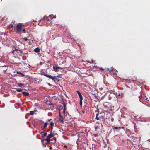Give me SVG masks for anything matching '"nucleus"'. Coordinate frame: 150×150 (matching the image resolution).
Listing matches in <instances>:
<instances>
[{"label": "nucleus", "instance_id": "f8f14e48", "mask_svg": "<svg viewBox=\"0 0 150 150\" xmlns=\"http://www.w3.org/2000/svg\"><path fill=\"white\" fill-rule=\"evenodd\" d=\"M47 122H45L44 124V125L43 126L41 127V128L42 130H43V131H44V129L47 126Z\"/></svg>", "mask_w": 150, "mask_h": 150}, {"label": "nucleus", "instance_id": "6ab92c4d", "mask_svg": "<svg viewBox=\"0 0 150 150\" xmlns=\"http://www.w3.org/2000/svg\"><path fill=\"white\" fill-rule=\"evenodd\" d=\"M130 131L129 129H127L126 130V133L129 136V134H130Z\"/></svg>", "mask_w": 150, "mask_h": 150}, {"label": "nucleus", "instance_id": "c03bdc74", "mask_svg": "<svg viewBox=\"0 0 150 150\" xmlns=\"http://www.w3.org/2000/svg\"><path fill=\"white\" fill-rule=\"evenodd\" d=\"M92 63H93V60H92Z\"/></svg>", "mask_w": 150, "mask_h": 150}, {"label": "nucleus", "instance_id": "9b49d317", "mask_svg": "<svg viewBox=\"0 0 150 150\" xmlns=\"http://www.w3.org/2000/svg\"><path fill=\"white\" fill-rule=\"evenodd\" d=\"M76 92H77L78 95L79 96L80 100L83 99V96L80 92L79 91H77Z\"/></svg>", "mask_w": 150, "mask_h": 150}, {"label": "nucleus", "instance_id": "a878e982", "mask_svg": "<svg viewBox=\"0 0 150 150\" xmlns=\"http://www.w3.org/2000/svg\"><path fill=\"white\" fill-rule=\"evenodd\" d=\"M63 107H64V109H63V112H64L65 110L66 105L65 103H64L63 104Z\"/></svg>", "mask_w": 150, "mask_h": 150}, {"label": "nucleus", "instance_id": "aec40b11", "mask_svg": "<svg viewBox=\"0 0 150 150\" xmlns=\"http://www.w3.org/2000/svg\"><path fill=\"white\" fill-rule=\"evenodd\" d=\"M47 134V133L46 132L44 133L43 134H42V138H44V137H45L46 136Z\"/></svg>", "mask_w": 150, "mask_h": 150}, {"label": "nucleus", "instance_id": "0eeeda50", "mask_svg": "<svg viewBox=\"0 0 150 150\" xmlns=\"http://www.w3.org/2000/svg\"><path fill=\"white\" fill-rule=\"evenodd\" d=\"M48 122H50L49 124L51 126V132L52 131L53 127L54 126V123L53 122L52 120L51 119H48Z\"/></svg>", "mask_w": 150, "mask_h": 150}, {"label": "nucleus", "instance_id": "20e7f679", "mask_svg": "<svg viewBox=\"0 0 150 150\" xmlns=\"http://www.w3.org/2000/svg\"><path fill=\"white\" fill-rule=\"evenodd\" d=\"M107 70H109V73L111 74H114L117 72V70L115 69L112 67L110 69L109 68H107Z\"/></svg>", "mask_w": 150, "mask_h": 150}, {"label": "nucleus", "instance_id": "a19ab883", "mask_svg": "<svg viewBox=\"0 0 150 150\" xmlns=\"http://www.w3.org/2000/svg\"><path fill=\"white\" fill-rule=\"evenodd\" d=\"M40 23H38V25H40V26H41V25H40Z\"/></svg>", "mask_w": 150, "mask_h": 150}, {"label": "nucleus", "instance_id": "4be33fe9", "mask_svg": "<svg viewBox=\"0 0 150 150\" xmlns=\"http://www.w3.org/2000/svg\"><path fill=\"white\" fill-rule=\"evenodd\" d=\"M83 99L80 100L79 104L81 107H82V100Z\"/></svg>", "mask_w": 150, "mask_h": 150}, {"label": "nucleus", "instance_id": "7c9ffc66", "mask_svg": "<svg viewBox=\"0 0 150 150\" xmlns=\"http://www.w3.org/2000/svg\"><path fill=\"white\" fill-rule=\"evenodd\" d=\"M44 132V131H42V132H40V134H41L42 135V134H43V133H44V132Z\"/></svg>", "mask_w": 150, "mask_h": 150}, {"label": "nucleus", "instance_id": "f3484780", "mask_svg": "<svg viewBox=\"0 0 150 150\" xmlns=\"http://www.w3.org/2000/svg\"><path fill=\"white\" fill-rule=\"evenodd\" d=\"M143 100L144 101H145L146 103H147L149 101V100L147 99V98L145 96L144 97Z\"/></svg>", "mask_w": 150, "mask_h": 150}, {"label": "nucleus", "instance_id": "f03ea898", "mask_svg": "<svg viewBox=\"0 0 150 150\" xmlns=\"http://www.w3.org/2000/svg\"><path fill=\"white\" fill-rule=\"evenodd\" d=\"M54 134L52 133V131L51 132H51L50 134H48L47 137L46 138L44 139L43 140H41L42 142L43 143L44 141L45 140L47 141V143H49L50 141V139L54 137Z\"/></svg>", "mask_w": 150, "mask_h": 150}, {"label": "nucleus", "instance_id": "473e14b6", "mask_svg": "<svg viewBox=\"0 0 150 150\" xmlns=\"http://www.w3.org/2000/svg\"><path fill=\"white\" fill-rule=\"evenodd\" d=\"M53 138L54 139V140H55V142H56V138H55V137H54Z\"/></svg>", "mask_w": 150, "mask_h": 150}, {"label": "nucleus", "instance_id": "a18cd8bd", "mask_svg": "<svg viewBox=\"0 0 150 150\" xmlns=\"http://www.w3.org/2000/svg\"><path fill=\"white\" fill-rule=\"evenodd\" d=\"M101 127H102V125L101 124Z\"/></svg>", "mask_w": 150, "mask_h": 150}, {"label": "nucleus", "instance_id": "39448f33", "mask_svg": "<svg viewBox=\"0 0 150 150\" xmlns=\"http://www.w3.org/2000/svg\"><path fill=\"white\" fill-rule=\"evenodd\" d=\"M112 129L114 132H118L121 129H124V127H112Z\"/></svg>", "mask_w": 150, "mask_h": 150}, {"label": "nucleus", "instance_id": "c85d7f7f", "mask_svg": "<svg viewBox=\"0 0 150 150\" xmlns=\"http://www.w3.org/2000/svg\"><path fill=\"white\" fill-rule=\"evenodd\" d=\"M23 30H22V32L23 33H25V29H22Z\"/></svg>", "mask_w": 150, "mask_h": 150}, {"label": "nucleus", "instance_id": "9d476101", "mask_svg": "<svg viewBox=\"0 0 150 150\" xmlns=\"http://www.w3.org/2000/svg\"><path fill=\"white\" fill-rule=\"evenodd\" d=\"M50 19L48 17H47V16H46V15H45L43 18H42V19H41L40 21H41V20H45L47 21H50Z\"/></svg>", "mask_w": 150, "mask_h": 150}, {"label": "nucleus", "instance_id": "72a5a7b5", "mask_svg": "<svg viewBox=\"0 0 150 150\" xmlns=\"http://www.w3.org/2000/svg\"><path fill=\"white\" fill-rule=\"evenodd\" d=\"M100 69L102 70H104L105 69H103L102 68H100Z\"/></svg>", "mask_w": 150, "mask_h": 150}, {"label": "nucleus", "instance_id": "f704fd0d", "mask_svg": "<svg viewBox=\"0 0 150 150\" xmlns=\"http://www.w3.org/2000/svg\"><path fill=\"white\" fill-rule=\"evenodd\" d=\"M52 17H53V18H56L55 16H53Z\"/></svg>", "mask_w": 150, "mask_h": 150}, {"label": "nucleus", "instance_id": "79ce46f5", "mask_svg": "<svg viewBox=\"0 0 150 150\" xmlns=\"http://www.w3.org/2000/svg\"><path fill=\"white\" fill-rule=\"evenodd\" d=\"M60 121H62V122H63V120H60Z\"/></svg>", "mask_w": 150, "mask_h": 150}, {"label": "nucleus", "instance_id": "bb28decb", "mask_svg": "<svg viewBox=\"0 0 150 150\" xmlns=\"http://www.w3.org/2000/svg\"><path fill=\"white\" fill-rule=\"evenodd\" d=\"M34 111H30V115H33L34 114Z\"/></svg>", "mask_w": 150, "mask_h": 150}, {"label": "nucleus", "instance_id": "412c9836", "mask_svg": "<svg viewBox=\"0 0 150 150\" xmlns=\"http://www.w3.org/2000/svg\"><path fill=\"white\" fill-rule=\"evenodd\" d=\"M46 104H47L48 105H52V103H51L49 101H47Z\"/></svg>", "mask_w": 150, "mask_h": 150}, {"label": "nucleus", "instance_id": "f257e3e1", "mask_svg": "<svg viewBox=\"0 0 150 150\" xmlns=\"http://www.w3.org/2000/svg\"><path fill=\"white\" fill-rule=\"evenodd\" d=\"M23 24L21 23H18L16 25V27H15L14 29V31L17 33L21 34L22 33L21 32V30L23 28L22 27Z\"/></svg>", "mask_w": 150, "mask_h": 150}, {"label": "nucleus", "instance_id": "4468645a", "mask_svg": "<svg viewBox=\"0 0 150 150\" xmlns=\"http://www.w3.org/2000/svg\"><path fill=\"white\" fill-rule=\"evenodd\" d=\"M22 93L25 96H28L29 95V94L26 92H23Z\"/></svg>", "mask_w": 150, "mask_h": 150}, {"label": "nucleus", "instance_id": "a211bd4d", "mask_svg": "<svg viewBox=\"0 0 150 150\" xmlns=\"http://www.w3.org/2000/svg\"><path fill=\"white\" fill-rule=\"evenodd\" d=\"M21 50H18L16 49H15V50H14L13 51H12V53L13 52H17L18 53H20L21 52Z\"/></svg>", "mask_w": 150, "mask_h": 150}, {"label": "nucleus", "instance_id": "ddd939ff", "mask_svg": "<svg viewBox=\"0 0 150 150\" xmlns=\"http://www.w3.org/2000/svg\"><path fill=\"white\" fill-rule=\"evenodd\" d=\"M27 38H28V36H27V37H24L23 38V39L25 40V41L27 42L28 43H29L30 40L29 39Z\"/></svg>", "mask_w": 150, "mask_h": 150}, {"label": "nucleus", "instance_id": "7ed1b4c3", "mask_svg": "<svg viewBox=\"0 0 150 150\" xmlns=\"http://www.w3.org/2000/svg\"><path fill=\"white\" fill-rule=\"evenodd\" d=\"M42 74L47 77L51 79L54 81H55L56 80H57V78L56 76H52L50 75L46 74L44 72H42Z\"/></svg>", "mask_w": 150, "mask_h": 150}, {"label": "nucleus", "instance_id": "dca6fc26", "mask_svg": "<svg viewBox=\"0 0 150 150\" xmlns=\"http://www.w3.org/2000/svg\"><path fill=\"white\" fill-rule=\"evenodd\" d=\"M16 84L18 86L20 87H22V86H23L24 85V84H23L21 83H16Z\"/></svg>", "mask_w": 150, "mask_h": 150}, {"label": "nucleus", "instance_id": "b1692460", "mask_svg": "<svg viewBox=\"0 0 150 150\" xmlns=\"http://www.w3.org/2000/svg\"><path fill=\"white\" fill-rule=\"evenodd\" d=\"M99 113L98 112L96 115V119L99 120V117H98V115Z\"/></svg>", "mask_w": 150, "mask_h": 150}, {"label": "nucleus", "instance_id": "37998d69", "mask_svg": "<svg viewBox=\"0 0 150 150\" xmlns=\"http://www.w3.org/2000/svg\"><path fill=\"white\" fill-rule=\"evenodd\" d=\"M102 88H100V90H102Z\"/></svg>", "mask_w": 150, "mask_h": 150}, {"label": "nucleus", "instance_id": "2eb2a0df", "mask_svg": "<svg viewBox=\"0 0 150 150\" xmlns=\"http://www.w3.org/2000/svg\"><path fill=\"white\" fill-rule=\"evenodd\" d=\"M34 51L36 53H38L40 51V50L39 48L37 47L34 50Z\"/></svg>", "mask_w": 150, "mask_h": 150}, {"label": "nucleus", "instance_id": "cd10ccee", "mask_svg": "<svg viewBox=\"0 0 150 150\" xmlns=\"http://www.w3.org/2000/svg\"><path fill=\"white\" fill-rule=\"evenodd\" d=\"M63 137L66 139H67L68 137H65L64 136H63Z\"/></svg>", "mask_w": 150, "mask_h": 150}, {"label": "nucleus", "instance_id": "ea45409f", "mask_svg": "<svg viewBox=\"0 0 150 150\" xmlns=\"http://www.w3.org/2000/svg\"><path fill=\"white\" fill-rule=\"evenodd\" d=\"M49 131H50V129H49L48 130H47V132H49Z\"/></svg>", "mask_w": 150, "mask_h": 150}, {"label": "nucleus", "instance_id": "1a4fd4ad", "mask_svg": "<svg viewBox=\"0 0 150 150\" xmlns=\"http://www.w3.org/2000/svg\"><path fill=\"white\" fill-rule=\"evenodd\" d=\"M138 139L137 137H133L132 138V141L135 144L138 142Z\"/></svg>", "mask_w": 150, "mask_h": 150}, {"label": "nucleus", "instance_id": "e433bc0d", "mask_svg": "<svg viewBox=\"0 0 150 150\" xmlns=\"http://www.w3.org/2000/svg\"><path fill=\"white\" fill-rule=\"evenodd\" d=\"M64 147L66 148H67V146L66 145H64Z\"/></svg>", "mask_w": 150, "mask_h": 150}, {"label": "nucleus", "instance_id": "c756f323", "mask_svg": "<svg viewBox=\"0 0 150 150\" xmlns=\"http://www.w3.org/2000/svg\"><path fill=\"white\" fill-rule=\"evenodd\" d=\"M17 73H18V74H21L22 75V76H24V75L22 73H20V72H17Z\"/></svg>", "mask_w": 150, "mask_h": 150}, {"label": "nucleus", "instance_id": "49530a36", "mask_svg": "<svg viewBox=\"0 0 150 150\" xmlns=\"http://www.w3.org/2000/svg\"><path fill=\"white\" fill-rule=\"evenodd\" d=\"M120 94H119V95H118V96H120Z\"/></svg>", "mask_w": 150, "mask_h": 150}, {"label": "nucleus", "instance_id": "423d86ee", "mask_svg": "<svg viewBox=\"0 0 150 150\" xmlns=\"http://www.w3.org/2000/svg\"><path fill=\"white\" fill-rule=\"evenodd\" d=\"M126 143L127 144V147H132L133 146V144L130 140L127 139V140Z\"/></svg>", "mask_w": 150, "mask_h": 150}, {"label": "nucleus", "instance_id": "58836bf2", "mask_svg": "<svg viewBox=\"0 0 150 150\" xmlns=\"http://www.w3.org/2000/svg\"><path fill=\"white\" fill-rule=\"evenodd\" d=\"M109 99H111V98L110 97H109Z\"/></svg>", "mask_w": 150, "mask_h": 150}, {"label": "nucleus", "instance_id": "393cba45", "mask_svg": "<svg viewBox=\"0 0 150 150\" xmlns=\"http://www.w3.org/2000/svg\"><path fill=\"white\" fill-rule=\"evenodd\" d=\"M53 15H50L48 16H47L50 20L52 19L53 18V17H52Z\"/></svg>", "mask_w": 150, "mask_h": 150}, {"label": "nucleus", "instance_id": "c9c22d12", "mask_svg": "<svg viewBox=\"0 0 150 150\" xmlns=\"http://www.w3.org/2000/svg\"><path fill=\"white\" fill-rule=\"evenodd\" d=\"M95 129L96 131L97 129V127L96 126L95 127Z\"/></svg>", "mask_w": 150, "mask_h": 150}, {"label": "nucleus", "instance_id": "5701e85b", "mask_svg": "<svg viewBox=\"0 0 150 150\" xmlns=\"http://www.w3.org/2000/svg\"><path fill=\"white\" fill-rule=\"evenodd\" d=\"M23 89L16 88V90L18 92H21Z\"/></svg>", "mask_w": 150, "mask_h": 150}, {"label": "nucleus", "instance_id": "4c0bfd02", "mask_svg": "<svg viewBox=\"0 0 150 150\" xmlns=\"http://www.w3.org/2000/svg\"><path fill=\"white\" fill-rule=\"evenodd\" d=\"M134 129H135V128H136V127L135 126V125H134Z\"/></svg>", "mask_w": 150, "mask_h": 150}, {"label": "nucleus", "instance_id": "6e6552de", "mask_svg": "<svg viewBox=\"0 0 150 150\" xmlns=\"http://www.w3.org/2000/svg\"><path fill=\"white\" fill-rule=\"evenodd\" d=\"M53 68L55 70H57L59 69H62V68L60 67H59L57 65L55 64L53 66Z\"/></svg>", "mask_w": 150, "mask_h": 150}, {"label": "nucleus", "instance_id": "2f4dec72", "mask_svg": "<svg viewBox=\"0 0 150 150\" xmlns=\"http://www.w3.org/2000/svg\"><path fill=\"white\" fill-rule=\"evenodd\" d=\"M10 26L11 27V28H13V25H12L11 24H10Z\"/></svg>", "mask_w": 150, "mask_h": 150}]
</instances>
